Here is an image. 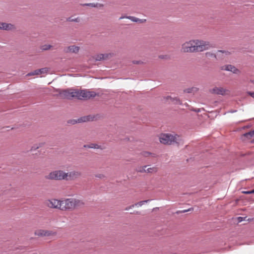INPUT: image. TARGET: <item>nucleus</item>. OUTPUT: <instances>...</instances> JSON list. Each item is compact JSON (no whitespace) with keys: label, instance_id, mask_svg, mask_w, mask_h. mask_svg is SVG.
<instances>
[{"label":"nucleus","instance_id":"1","mask_svg":"<svg viewBox=\"0 0 254 254\" xmlns=\"http://www.w3.org/2000/svg\"><path fill=\"white\" fill-rule=\"evenodd\" d=\"M209 43L199 39H191L184 43L181 46L183 53H196L207 50L209 48Z\"/></svg>","mask_w":254,"mask_h":254},{"label":"nucleus","instance_id":"2","mask_svg":"<svg viewBox=\"0 0 254 254\" xmlns=\"http://www.w3.org/2000/svg\"><path fill=\"white\" fill-rule=\"evenodd\" d=\"M61 203V210H62L73 209L76 207L84 204L81 200L74 198H67L62 200Z\"/></svg>","mask_w":254,"mask_h":254},{"label":"nucleus","instance_id":"3","mask_svg":"<svg viewBox=\"0 0 254 254\" xmlns=\"http://www.w3.org/2000/svg\"><path fill=\"white\" fill-rule=\"evenodd\" d=\"M179 136L177 134L171 133H162L159 136V140L161 143L164 144H172L177 142Z\"/></svg>","mask_w":254,"mask_h":254},{"label":"nucleus","instance_id":"4","mask_svg":"<svg viewBox=\"0 0 254 254\" xmlns=\"http://www.w3.org/2000/svg\"><path fill=\"white\" fill-rule=\"evenodd\" d=\"M45 178L50 180H65V172L62 170H54L46 175Z\"/></svg>","mask_w":254,"mask_h":254},{"label":"nucleus","instance_id":"5","mask_svg":"<svg viewBox=\"0 0 254 254\" xmlns=\"http://www.w3.org/2000/svg\"><path fill=\"white\" fill-rule=\"evenodd\" d=\"M76 98L79 100H88L95 97L97 94L93 91L87 89L79 90L77 89Z\"/></svg>","mask_w":254,"mask_h":254},{"label":"nucleus","instance_id":"6","mask_svg":"<svg viewBox=\"0 0 254 254\" xmlns=\"http://www.w3.org/2000/svg\"><path fill=\"white\" fill-rule=\"evenodd\" d=\"M34 234L38 237H53L57 236V232L53 230L38 229L35 231Z\"/></svg>","mask_w":254,"mask_h":254},{"label":"nucleus","instance_id":"7","mask_svg":"<svg viewBox=\"0 0 254 254\" xmlns=\"http://www.w3.org/2000/svg\"><path fill=\"white\" fill-rule=\"evenodd\" d=\"M77 89H69L63 90L60 93V96L64 98L70 99L77 97Z\"/></svg>","mask_w":254,"mask_h":254},{"label":"nucleus","instance_id":"8","mask_svg":"<svg viewBox=\"0 0 254 254\" xmlns=\"http://www.w3.org/2000/svg\"><path fill=\"white\" fill-rule=\"evenodd\" d=\"M61 200L52 198L47 200L45 202L46 205L51 208H56L61 210Z\"/></svg>","mask_w":254,"mask_h":254},{"label":"nucleus","instance_id":"9","mask_svg":"<svg viewBox=\"0 0 254 254\" xmlns=\"http://www.w3.org/2000/svg\"><path fill=\"white\" fill-rule=\"evenodd\" d=\"M209 92L213 94L225 95L229 93V91L222 87L215 86L210 89Z\"/></svg>","mask_w":254,"mask_h":254},{"label":"nucleus","instance_id":"10","mask_svg":"<svg viewBox=\"0 0 254 254\" xmlns=\"http://www.w3.org/2000/svg\"><path fill=\"white\" fill-rule=\"evenodd\" d=\"M81 176V173L79 171H73L69 172H65V180H74Z\"/></svg>","mask_w":254,"mask_h":254},{"label":"nucleus","instance_id":"11","mask_svg":"<svg viewBox=\"0 0 254 254\" xmlns=\"http://www.w3.org/2000/svg\"><path fill=\"white\" fill-rule=\"evenodd\" d=\"M221 69L230 71L236 74H240L241 73V71L238 68L231 64L225 65L221 67Z\"/></svg>","mask_w":254,"mask_h":254},{"label":"nucleus","instance_id":"12","mask_svg":"<svg viewBox=\"0 0 254 254\" xmlns=\"http://www.w3.org/2000/svg\"><path fill=\"white\" fill-rule=\"evenodd\" d=\"M14 25L11 24L0 22V29L10 30L14 29Z\"/></svg>","mask_w":254,"mask_h":254},{"label":"nucleus","instance_id":"13","mask_svg":"<svg viewBox=\"0 0 254 254\" xmlns=\"http://www.w3.org/2000/svg\"><path fill=\"white\" fill-rule=\"evenodd\" d=\"M166 101L168 102L169 103H173L175 104H181V101L179 100V98L175 97L173 98L171 96H167L165 98Z\"/></svg>","mask_w":254,"mask_h":254},{"label":"nucleus","instance_id":"14","mask_svg":"<svg viewBox=\"0 0 254 254\" xmlns=\"http://www.w3.org/2000/svg\"><path fill=\"white\" fill-rule=\"evenodd\" d=\"M79 47L75 45L69 46L67 48V52L77 53L79 52Z\"/></svg>","mask_w":254,"mask_h":254},{"label":"nucleus","instance_id":"15","mask_svg":"<svg viewBox=\"0 0 254 254\" xmlns=\"http://www.w3.org/2000/svg\"><path fill=\"white\" fill-rule=\"evenodd\" d=\"M127 18L133 22H138L140 23H144L146 21L145 19H141L133 16H128L127 17Z\"/></svg>","mask_w":254,"mask_h":254},{"label":"nucleus","instance_id":"16","mask_svg":"<svg viewBox=\"0 0 254 254\" xmlns=\"http://www.w3.org/2000/svg\"><path fill=\"white\" fill-rule=\"evenodd\" d=\"M158 171V168L156 167H152L146 169V173L154 174Z\"/></svg>","mask_w":254,"mask_h":254},{"label":"nucleus","instance_id":"17","mask_svg":"<svg viewBox=\"0 0 254 254\" xmlns=\"http://www.w3.org/2000/svg\"><path fill=\"white\" fill-rule=\"evenodd\" d=\"M84 5L89 6H91V7H102L103 6V4L98 3H85L84 4Z\"/></svg>","mask_w":254,"mask_h":254},{"label":"nucleus","instance_id":"18","mask_svg":"<svg viewBox=\"0 0 254 254\" xmlns=\"http://www.w3.org/2000/svg\"><path fill=\"white\" fill-rule=\"evenodd\" d=\"M147 166L139 167L137 169V171L140 173H146Z\"/></svg>","mask_w":254,"mask_h":254},{"label":"nucleus","instance_id":"19","mask_svg":"<svg viewBox=\"0 0 254 254\" xmlns=\"http://www.w3.org/2000/svg\"><path fill=\"white\" fill-rule=\"evenodd\" d=\"M95 59L96 61H101L102 60H104L103 54H100L96 55L95 57Z\"/></svg>","mask_w":254,"mask_h":254},{"label":"nucleus","instance_id":"20","mask_svg":"<svg viewBox=\"0 0 254 254\" xmlns=\"http://www.w3.org/2000/svg\"><path fill=\"white\" fill-rule=\"evenodd\" d=\"M103 56H104V60H107V59H110L111 57H112L113 56V53H106V54H103Z\"/></svg>","mask_w":254,"mask_h":254},{"label":"nucleus","instance_id":"21","mask_svg":"<svg viewBox=\"0 0 254 254\" xmlns=\"http://www.w3.org/2000/svg\"><path fill=\"white\" fill-rule=\"evenodd\" d=\"M39 71H40V70H39L38 69H36L32 72H31L28 73L27 75V76H32V75H39V74H40Z\"/></svg>","mask_w":254,"mask_h":254},{"label":"nucleus","instance_id":"22","mask_svg":"<svg viewBox=\"0 0 254 254\" xmlns=\"http://www.w3.org/2000/svg\"><path fill=\"white\" fill-rule=\"evenodd\" d=\"M67 21H70V22H79L80 21V18H79V17H76L75 18H72V17H69L67 19Z\"/></svg>","mask_w":254,"mask_h":254},{"label":"nucleus","instance_id":"23","mask_svg":"<svg viewBox=\"0 0 254 254\" xmlns=\"http://www.w3.org/2000/svg\"><path fill=\"white\" fill-rule=\"evenodd\" d=\"M52 46L50 45H44L42 46L41 49L43 51L48 50L51 49Z\"/></svg>","mask_w":254,"mask_h":254},{"label":"nucleus","instance_id":"24","mask_svg":"<svg viewBox=\"0 0 254 254\" xmlns=\"http://www.w3.org/2000/svg\"><path fill=\"white\" fill-rule=\"evenodd\" d=\"M197 90V89L196 88L192 87L191 88L186 89V90H185L184 91L186 92H187V93H191L192 92L196 91Z\"/></svg>","mask_w":254,"mask_h":254},{"label":"nucleus","instance_id":"25","mask_svg":"<svg viewBox=\"0 0 254 254\" xmlns=\"http://www.w3.org/2000/svg\"><path fill=\"white\" fill-rule=\"evenodd\" d=\"M244 136H246V137H249V136L250 137L254 136V130L244 134Z\"/></svg>","mask_w":254,"mask_h":254},{"label":"nucleus","instance_id":"26","mask_svg":"<svg viewBox=\"0 0 254 254\" xmlns=\"http://www.w3.org/2000/svg\"><path fill=\"white\" fill-rule=\"evenodd\" d=\"M244 136H246V137H249V136L250 137L254 136V130L244 134Z\"/></svg>","mask_w":254,"mask_h":254},{"label":"nucleus","instance_id":"27","mask_svg":"<svg viewBox=\"0 0 254 254\" xmlns=\"http://www.w3.org/2000/svg\"><path fill=\"white\" fill-rule=\"evenodd\" d=\"M38 70H40L39 74H40L42 73L48 72V71H49V68L45 67V68H42L39 69Z\"/></svg>","mask_w":254,"mask_h":254},{"label":"nucleus","instance_id":"28","mask_svg":"<svg viewBox=\"0 0 254 254\" xmlns=\"http://www.w3.org/2000/svg\"><path fill=\"white\" fill-rule=\"evenodd\" d=\"M149 200L141 201L138 203L134 204V206H141L142 205H143L145 203L147 202Z\"/></svg>","mask_w":254,"mask_h":254},{"label":"nucleus","instance_id":"29","mask_svg":"<svg viewBox=\"0 0 254 254\" xmlns=\"http://www.w3.org/2000/svg\"><path fill=\"white\" fill-rule=\"evenodd\" d=\"M220 54H225V55H228L230 54V52L228 51H218L217 53V56H220Z\"/></svg>","mask_w":254,"mask_h":254},{"label":"nucleus","instance_id":"30","mask_svg":"<svg viewBox=\"0 0 254 254\" xmlns=\"http://www.w3.org/2000/svg\"><path fill=\"white\" fill-rule=\"evenodd\" d=\"M85 147H87L88 148H99V146L97 144H91L90 145H88V146H85Z\"/></svg>","mask_w":254,"mask_h":254},{"label":"nucleus","instance_id":"31","mask_svg":"<svg viewBox=\"0 0 254 254\" xmlns=\"http://www.w3.org/2000/svg\"><path fill=\"white\" fill-rule=\"evenodd\" d=\"M205 55L207 57H214V58L216 57V56L212 53H211L210 52H207L205 53Z\"/></svg>","mask_w":254,"mask_h":254},{"label":"nucleus","instance_id":"32","mask_svg":"<svg viewBox=\"0 0 254 254\" xmlns=\"http://www.w3.org/2000/svg\"><path fill=\"white\" fill-rule=\"evenodd\" d=\"M88 118H89L88 117H83V118H81V119H79L78 122H85L86 121H88L89 120Z\"/></svg>","mask_w":254,"mask_h":254},{"label":"nucleus","instance_id":"33","mask_svg":"<svg viewBox=\"0 0 254 254\" xmlns=\"http://www.w3.org/2000/svg\"><path fill=\"white\" fill-rule=\"evenodd\" d=\"M159 59H165V60H167L169 58V56L167 55H160L159 56Z\"/></svg>","mask_w":254,"mask_h":254},{"label":"nucleus","instance_id":"34","mask_svg":"<svg viewBox=\"0 0 254 254\" xmlns=\"http://www.w3.org/2000/svg\"><path fill=\"white\" fill-rule=\"evenodd\" d=\"M142 154L143 156H144L145 157H148L149 155H150L151 154V153L149 152H142Z\"/></svg>","mask_w":254,"mask_h":254},{"label":"nucleus","instance_id":"35","mask_svg":"<svg viewBox=\"0 0 254 254\" xmlns=\"http://www.w3.org/2000/svg\"><path fill=\"white\" fill-rule=\"evenodd\" d=\"M132 63L134 64H142L143 63L141 61H133Z\"/></svg>","mask_w":254,"mask_h":254},{"label":"nucleus","instance_id":"36","mask_svg":"<svg viewBox=\"0 0 254 254\" xmlns=\"http://www.w3.org/2000/svg\"><path fill=\"white\" fill-rule=\"evenodd\" d=\"M248 94L252 98H254V92H248Z\"/></svg>","mask_w":254,"mask_h":254},{"label":"nucleus","instance_id":"37","mask_svg":"<svg viewBox=\"0 0 254 254\" xmlns=\"http://www.w3.org/2000/svg\"><path fill=\"white\" fill-rule=\"evenodd\" d=\"M134 207V204L129 206V207H126L125 208L126 210H128L129 209L132 208Z\"/></svg>","mask_w":254,"mask_h":254},{"label":"nucleus","instance_id":"38","mask_svg":"<svg viewBox=\"0 0 254 254\" xmlns=\"http://www.w3.org/2000/svg\"><path fill=\"white\" fill-rule=\"evenodd\" d=\"M97 177L100 178H104V175L103 174H99L98 175H96Z\"/></svg>","mask_w":254,"mask_h":254},{"label":"nucleus","instance_id":"39","mask_svg":"<svg viewBox=\"0 0 254 254\" xmlns=\"http://www.w3.org/2000/svg\"><path fill=\"white\" fill-rule=\"evenodd\" d=\"M243 193L245 194H251L252 193V191H243Z\"/></svg>","mask_w":254,"mask_h":254},{"label":"nucleus","instance_id":"40","mask_svg":"<svg viewBox=\"0 0 254 254\" xmlns=\"http://www.w3.org/2000/svg\"><path fill=\"white\" fill-rule=\"evenodd\" d=\"M242 219H243V218H242V217H239L238 218V219H239V221H242Z\"/></svg>","mask_w":254,"mask_h":254},{"label":"nucleus","instance_id":"41","mask_svg":"<svg viewBox=\"0 0 254 254\" xmlns=\"http://www.w3.org/2000/svg\"><path fill=\"white\" fill-rule=\"evenodd\" d=\"M252 193H254V190H252Z\"/></svg>","mask_w":254,"mask_h":254},{"label":"nucleus","instance_id":"42","mask_svg":"<svg viewBox=\"0 0 254 254\" xmlns=\"http://www.w3.org/2000/svg\"><path fill=\"white\" fill-rule=\"evenodd\" d=\"M252 82L254 84V80L252 81Z\"/></svg>","mask_w":254,"mask_h":254},{"label":"nucleus","instance_id":"43","mask_svg":"<svg viewBox=\"0 0 254 254\" xmlns=\"http://www.w3.org/2000/svg\"><path fill=\"white\" fill-rule=\"evenodd\" d=\"M124 18V17H120V19H123Z\"/></svg>","mask_w":254,"mask_h":254},{"label":"nucleus","instance_id":"44","mask_svg":"<svg viewBox=\"0 0 254 254\" xmlns=\"http://www.w3.org/2000/svg\"><path fill=\"white\" fill-rule=\"evenodd\" d=\"M39 147V146H37V147H36V149H37V148H38Z\"/></svg>","mask_w":254,"mask_h":254}]
</instances>
